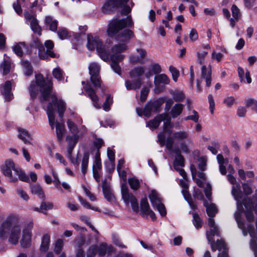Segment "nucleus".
Here are the masks:
<instances>
[{
    "mask_svg": "<svg viewBox=\"0 0 257 257\" xmlns=\"http://www.w3.org/2000/svg\"><path fill=\"white\" fill-rule=\"evenodd\" d=\"M133 27L134 23L131 16L121 19L113 18L109 22L107 32L109 37L114 38L119 44L114 45L109 53L105 50V46L98 37L88 34L87 48L90 51L96 49L100 57L103 61L107 62L110 60L111 69L120 75L121 68L119 63L125 57L120 53L127 50L126 43L135 36L132 30L125 28H132Z\"/></svg>",
    "mask_w": 257,
    "mask_h": 257,
    "instance_id": "1",
    "label": "nucleus"
},
{
    "mask_svg": "<svg viewBox=\"0 0 257 257\" xmlns=\"http://www.w3.org/2000/svg\"><path fill=\"white\" fill-rule=\"evenodd\" d=\"M36 82H32L29 87L30 94L32 98L36 97L39 90L41 91L43 99L47 101L51 100V103L57 108V111L60 117L63 116L66 110V103L61 98H58L55 93H52L53 83L51 79H44L41 74L35 76Z\"/></svg>",
    "mask_w": 257,
    "mask_h": 257,
    "instance_id": "2",
    "label": "nucleus"
},
{
    "mask_svg": "<svg viewBox=\"0 0 257 257\" xmlns=\"http://www.w3.org/2000/svg\"><path fill=\"white\" fill-rule=\"evenodd\" d=\"M21 234L20 217L15 214L10 215L0 226V237L7 238L9 241L14 245L17 244Z\"/></svg>",
    "mask_w": 257,
    "mask_h": 257,
    "instance_id": "3",
    "label": "nucleus"
},
{
    "mask_svg": "<svg viewBox=\"0 0 257 257\" xmlns=\"http://www.w3.org/2000/svg\"><path fill=\"white\" fill-rule=\"evenodd\" d=\"M4 175L10 178L11 182H16L19 178L22 181L29 182V177L20 169L16 168L14 162L11 160L6 161L1 167Z\"/></svg>",
    "mask_w": 257,
    "mask_h": 257,
    "instance_id": "4",
    "label": "nucleus"
},
{
    "mask_svg": "<svg viewBox=\"0 0 257 257\" xmlns=\"http://www.w3.org/2000/svg\"><path fill=\"white\" fill-rule=\"evenodd\" d=\"M89 73L90 75V80L93 86L95 88L101 87V80L100 76V66L95 62L90 64Z\"/></svg>",
    "mask_w": 257,
    "mask_h": 257,
    "instance_id": "5",
    "label": "nucleus"
},
{
    "mask_svg": "<svg viewBox=\"0 0 257 257\" xmlns=\"http://www.w3.org/2000/svg\"><path fill=\"white\" fill-rule=\"evenodd\" d=\"M33 222H29L25 225L22 231V237L20 240L21 246L24 248H28L31 245Z\"/></svg>",
    "mask_w": 257,
    "mask_h": 257,
    "instance_id": "6",
    "label": "nucleus"
},
{
    "mask_svg": "<svg viewBox=\"0 0 257 257\" xmlns=\"http://www.w3.org/2000/svg\"><path fill=\"white\" fill-rule=\"evenodd\" d=\"M129 0H108L102 7L104 13H109L115 9L125 5Z\"/></svg>",
    "mask_w": 257,
    "mask_h": 257,
    "instance_id": "7",
    "label": "nucleus"
},
{
    "mask_svg": "<svg viewBox=\"0 0 257 257\" xmlns=\"http://www.w3.org/2000/svg\"><path fill=\"white\" fill-rule=\"evenodd\" d=\"M25 18L31 27L32 30L38 35H41V28L38 24V20L36 17L30 14L29 12H25L24 13Z\"/></svg>",
    "mask_w": 257,
    "mask_h": 257,
    "instance_id": "8",
    "label": "nucleus"
},
{
    "mask_svg": "<svg viewBox=\"0 0 257 257\" xmlns=\"http://www.w3.org/2000/svg\"><path fill=\"white\" fill-rule=\"evenodd\" d=\"M84 89L86 92L87 96L91 100L93 106L96 109H100L101 106L98 103V97L96 94L95 90L91 87L89 83H87L84 87Z\"/></svg>",
    "mask_w": 257,
    "mask_h": 257,
    "instance_id": "9",
    "label": "nucleus"
},
{
    "mask_svg": "<svg viewBox=\"0 0 257 257\" xmlns=\"http://www.w3.org/2000/svg\"><path fill=\"white\" fill-rule=\"evenodd\" d=\"M67 124L73 135H78L80 136H82L87 132V128L85 125H82L78 128L77 125L71 119L67 120Z\"/></svg>",
    "mask_w": 257,
    "mask_h": 257,
    "instance_id": "10",
    "label": "nucleus"
},
{
    "mask_svg": "<svg viewBox=\"0 0 257 257\" xmlns=\"http://www.w3.org/2000/svg\"><path fill=\"white\" fill-rule=\"evenodd\" d=\"M141 211L143 216L150 215L153 220L156 219L155 213L150 209L149 204L146 198L143 199L141 202Z\"/></svg>",
    "mask_w": 257,
    "mask_h": 257,
    "instance_id": "11",
    "label": "nucleus"
},
{
    "mask_svg": "<svg viewBox=\"0 0 257 257\" xmlns=\"http://www.w3.org/2000/svg\"><path fill=\"white\" fill-rule=\"evenodd\" d=\"M138 55H131L130 56V62L131 64L143 63V59L147 55L146 51L142 48H138L136 49Z\"/></svg>",
    "mask_w": 257,
    "mask_h": 257,
    "instance_id": "12",
    "label": "nucleus"
},
{
    "mask_svg": "<svg viewBox=\"0 0 257 257\" xmlns=\"http://www.w3.org/2000/svg\"><path fill=\"white\" fill-rule=\"evenodd\" d=\"M214 241L213 242L211 241V248L213 251H215L216 249L220 250L223 249L222 252L218 253V257H228L227 250L225 248V244L224 241L223 240L218 239L216 242V246L214 245Z\"/></svg>",
    "mask_w": 257,
    "mask_h": 257,
    "instance_id": "13",
    "label": "nucleus"
},
{
    "mask_svg": "<svg viewBox=\"0 0 257 257\" xmlns=\"http://www.w3.org/2000/svg\"><path fill=\"white\" fill-rule=\"evenodd\" d=\"M201 78L205 80L206 85L209 87L211 82V69L209 66L207 68L205 65H203L201 69Z\"/></svg>",
    "mask_w": 257,
    "mask_h": 257,
    "instance_id": "14",
    "label": "nucleus"
},
{
    "mask_svg": "<svg viewBox=\"0 0 257 257\" xmlns=\"http://www.w3.org/2000/svg\"><path fill=\"white\" fill-rule=\"evenodd\" d=\"M36 46L38 47L39 50V56L42 59H46L47 56H50L52 58L56 57V54L52 51L51 50H47L46 52H44V47L43 45V44L41 42H37V43L36 44Z\"/></svg>",
    "mask_w": 257,
    "mask_h": 257,
    "instance_id": "15",
    "label": "nucleus"
},
{
    "mask_svg": "<svg viewBox=\"0 0 257 257\" xmlns=\"http://www.w3.org/2000/svg\"><path fill=\"white\" fill-rule=\"evenodd\" d=\"M170 82V79L165 74H161L155 77L154 83L156 86L155 91L156 93H159L160 91L158 90L157 87L160 84H168Z\"/></svg>",
    "mask_w": 257,
    "mask_h": 257,
    "instance_id": "16",
    "label": "nucleus"
},
{
    "mask_svg": "<svg viewBox=\"0 0 257 257\" xmlns=\"http://www.w3.org/2000/svg\"><path fill=\"white\" fill-rule=\"evenodd\" d=\"M53 103L49 102L47 106V114L49 119V123L51 129H54L55 124V109Z\"/></svg>",
    "mask_w": 257,
    "mask_h": 257,
    "instance_id": "17",
    "label": "nucleus"
},
{
    "mask_svg": "<svg viewBox=\"0 0 257 257\" xmlns=\"http://www.w3.org/2000/svg\"><path fill=\"white\" fill-rule=\"evenodd\" d=\"M217 160L219 164V170L220 173L222 175H225L226 174V168L225 165L228 164V159H224L221 154H218L217 156Z\"/></svg>",
    "mask_w": 257,
    "mask_h": 257,
    "instance_id": "18",
    "label": "nucleus"
},
{
    "mask_svg": "<svg viewBox=\"0 0 257 257\" xmlns=\"http://www.w3.org/2000/svg\"><path fill=\"white\" fill-rule=\"evenodd\" d=\"M125 86L127 90H136L139 89L142 86V81L140 78L135 81L126 80L125 81Z\"/></svg>",
    "mask_w": 257,
    "mask_h": 257,
    "instance_id": "19",
    "label": "nucleus"
},
{
    "mask_svg": "<svg viewBox=\"0 0 257 257\" xmlns=\"http://www.w3.org/2000/svg\"><path fill=\"white\" fill-rule=\"evenodd\" d=\"M102 188L105 198L108 201H112L114 199V196L111 192L109 184L106 181H104L102 183Z\"/></svg>",
    "mask_w": 257,
    "mask_h": 257,
    "instance_id": "20",
    "label": "nucleus"
},
{
    "mask_svg": "<svg viewBox=\"0 0 257 257\" xmlns=\"http://www.w3.org/2000/svg\"><path fill=\"white\" fill-rule=\"evenodd\" d=\"M159 117H161V122L164 121L163 130L165 132L168 133L170 134L172 132L171 130H168V127L170 126L171 124V117L169 114L166 113H163L159 114Z\"/></svg>",
    "mask_w": 257,
    "mask_h": 257,
    "instance_id": "21",
    "label": "nucleus"
},
{
    "mask_svg": "<svg viewBox=\"0 0 257 257\" xmlns=\"http://www.w3.org/2000/svg\"><path fill=\"white\" fill-rule=\"evenodd\" d=\"M188 138V133L184 131L175 132L172 134V139L178 142H184L187 140Z\"/></svg>",
    "mask_w": 257,
    "mask_h": 257,
    "instance_id": "22",
    "label": "nucleus"
},
{
    "mask_svg": "<svg viewBox=\"0 0 257 257\" xmlns=\"http://www.w3.org/2000/svg\"><path fill=\"white\" fill-rule=\"evenodd\" d=\"M50 243V235L47 233L43 235L41 238L40 250L43 252L48 251Z\"/></svg>",
    "mask_w": 257,
    "mask_h": 257,
    "instance_id": "23",
    "label": "nucleus"
},
{
    "mask_svg": "<svg viewBox=\"0 0 257 257\" xmlns=\"http://www.w3.org/2000/svg\"><path fill=\"white\" fill-rule=\"evenodd\" d=\"M12 91V83L10 81L6 82L4 85V90L3 94L5 96L6 99L10 100L13 98V94L11 92Z\"/></svg>",
    "mask_w": 257,
    "mask_h": 257,
    "instance_id": "24",
    "label": "nucleus"
},
{
    "mask_svg": "<svg viewBox=\"0 0 257 257\" xmlns=\"http://www.w3.org/2000/svg\"><path fill=\"white\" fill-rule=\"evenodd\" d=\"M31 191L32 193L37 195L39 198L44 199L45 195L40 185L35 184L30 185Z\"/></svg>",
    "mask_w": 257,
    "mask_h": 257,
    "instance_id": "25",
    "label": "nucleus"
},
{
    "mask_svg": "<svg viewBox=\"0 0 257 257\" xmlns=\"http://www.w3.org/2000/svg\"><path fill=\"white\" fill-rule=\"evenodd\" d=\"M247 231H248L250 236L252 238L250 241V246L252 249L254 251L255 257H257L256 250H257V243L256 242L255 238L253 237V234L254 232V226L253 225H249L247 226Z\"/></svg>",
    "mask_w": 257,
    "mask_h": 257,
    "instance_id": "26",
    "label": "nucleus"
},
{
    "mask_svg": "<svg viewBox=\"0 0 257 257\" xmlns=\"http://www.w3.org/2000/svg\"><path fill=\"white\" fill-rule=\"evenodd\" d=\"M45 24L49 27L50 30L55 32L57 29L58 23L50 16H46L45 19Z\"/></svg>",
    "mask_w": 257,
    "mask_h": 257,
    "instance_id": "27",
    "label": "nucleus"
},
{
    "mask_svg": "<svg viewBox=\"0 0 257 257\" xmlns=\"http://www.w3.org/2000/svg\"><path fill=\"white\" fill-rule=\"evenodd\" d=\"M113 251V247L111 245L107 246L105 243H101L97 247V252L100 256L104 255L106 252H111Z\"/></svg>",
    "mask_w": 257,
    "mask_h": 257,
    "instance_id": "28",
    "label": "nucleus"
},
{
    "mask_svg": "<svg viewBox=\"0 0 257 257\" xmlns=\"http://www.w3.org/2000/svg\"><path fill=\"white\" fill-rule=\"evenodd\" d=\"M184 108V105L181 103H176L172 107L170 113L173 118H176L180 115Z\"/></svg>",
    "mask_w": 257,
    "mask_h": 257,
    "instance_id": "29",
    "label": "nucleus"
},
{
    "mask_svg": "<svg viewBox=\"0 0 257 257\" xmlns=\"http://www.w3.org/2000/svg\"><path fill=\"white\" fill-rule=\"evenodd\" d=\"M161 71V67L158 63L153 64L150 67L149 70L145 74L147 78H150L154 74L159 73Z\"/></svg>",
    "mask_w": 257,
    "mask_h": 257,
    "instance_id": "30",
    "label": "nucleus"
},
{
    "mask_svg": "<svg viewBox=\"0 0 257 257\" xmlns=\"http://www.w3.org/2000/svg\"><path fill=\"white\" fill-rule=\"evenodd\" d=\"M65 130V125L64 123L60 122L56 123V131L57 138L59 142H61L62 140Z\"/></svg>",
    "mask_w": 257,
    "mask_h": 257,
    "instance_id": "31",
    "label": "nucleus"
},
{
    "mask_svg": "<svg viewBox=\"0 0 257 257\" xmlns=\"http://www.w3.org/2000/svg\"><path fill=\"white\" fill-rule=\"evenodd\" d=\"M231 194L234 197V199L237 201V204H238L239 200L242 197V193L239 184L232 186Z\"/></svg>",
    "mask_w": 257,
    "mask_h": 257,
    "instance_id": "32",
    "label": "nucleus"
},
{
    "mask_svg": "<svg viewBox=\"0 0 257 257\" xmlns=\"http://www.w3.org/2000/svg\"><path fill=\"white\" fill-rule=\"evenodd\" d=\"M157 104L156 103H147L143 109V114L147 117L151 115V112L157 109Z\"/></svg>",
    "mask_w": 257,
    "mask_h": 257,
    "instance_id": "33",
    "label": "nucleus"
},
{
    "mask_svg": "<svg viewBox=\"0 0 257 257\" xmlns=\"http://www.w3.org/2000/svg\"><path fill=\"white\" fill-rule=\"evenodd\" d=\"M170 93L173 96L174 100L176 102L182 101L185 98V94L181 90H171Z\"/></svg>",
    "mask_w": 257,
    "mask_h": 257,
    "instance_id": "34",
    "label": "nucleus"
},
{
    "mask_svg": "<svg viewBox=\"0 0 257 257\" xmlns=\"http://www.w3.org/2000/svg\"><path fill=\"white\" fill-rule=\"evenodd\" d=\"M219 230L216 226L210 227L209 231L206 232L207 239L209 242L214 241L213 236L214 235L219 236Z\"/></svg>",
    "mask_w": 257,
    "mask_h": 257,
    "instance_id": "35",
    "label": "nucleus"
},
{
    "mask_svg": "<svg viewBox=\"0 0 257 257\" xmlns=\"http://www.w3.org/2000/svg\"><path fill=\"white\" fill-rule=\"evenodd\" d=\"M144 72L145 68L144 67H137L130 72V75L132 78L137 77L139 78V77L143 75Z\"/></svg>",
    "mask_w": 257,
    "mask_h": 257,
    "instance_id": "36",
    "label": "nucleus"
},
{
    "mask_svg": "<svg viewBox=\"0 0 257 257\" xmlns=\"http://www.w3.org/2000/svg\"><path fill=\"white\" fill-rule=\"evenodd\" d=\"M184 166V159L178 151L176 153L175 160L174 162V168L176 170H178V167Z\"/></svg>",
    "mask_w": 257,
    "mask_h": 257,
    "instance_id": "37",
    "label": "nucleus"
},
{
    "mask_svg": "<svg viewBox=\"0 0 257 257\" xmlns=\"http://www.w3.org/2000/svg\"><path fill=\"white\" fill-rule=\"evenodd\" d=\"M149 197L153 207H155V205L161 202V199L159 197V194L154 190L151 191Z\"/></svg>",
    "mask_w": 257,
    "mask_h": 257,
    "instance_id": "38",
    "label": "nucleus"
},
{
    "mask_svg": "<svg viewBox=\"0 0 257 257\" xmlns=\"http://www.w3.org/2000/svg\"><path fill=\"white\" fill-rule=\"evenodd\" d=\"M204 205L206 207V211L208 215L210 217H213L217 212V208L215 204H210V205H207L204 202Z\"/></svg>",
    "mask_w": 257,
    "mask_h": 257,
    "instance_id": "39",
    "label": "nucleus"
},
{
    "mask_svg": "<svg viewBox=\"0 0 257 257\" xmlns=\"http://www.w3.org/2000/svg\"><path fill=\"white\" fill-rule=\"evenodd\" d=\"M89 158V154L88 152L84 153L82 163H81V171L83 174H85L87 171L88 161Z\"/></svg>",
    "mask_w": 257,
    "mask_h": 257,
    "instance_id": "40",
    "label": "nucleus"
},
{
    "mask_svg": "<svg viewBox=\"0 0 257 257\" xmlns=\"http://www.w3.org/2000/svg\"><path fill=\"white\" fill-rule=\"evenodd\" d=\"M25 48V44L24 42H19L16 43L13 46V50L14 52L20 57L22 56L23 54V49Z\"/></svg>",
    "mask_w": 257,
    "mask_h": 257,
    "instance_id": "41",
    "label": "nucleus"
},
{
    "mask_svg": "<svg viewBox=\"0 0 257 257\" xmlns=\"http://www.w3.org/2000/svg\"><path fill=\"white\" fill-rule=\"evenodd\" d=\"M25 74L27 76H30L33 73V68L30 63L28 61H23L22 62Z\"/></svg>",
    "mask_w": 257,
    "mask_h": 257,
    "instance_id": "42",
    "label": "nucleus"
},
{
    "mask_svg": "<svg viewBox=\"0 0 257 257\" xmlns=\"http://www.w3.org/2000/svg\"><path fill=\"white\" fill-rule=\"evenodd\" d=\"M19 138L25 144L29 143V140H31V137L28 132L22 128L19 129Z\"/></svg>",
    "mask_w": 257,
    "mask_h": 257,
    "instance_id": "43",
    "label": "nucleus"
},
{
    "mask_svg": "<svg viewBox=\"0 0 257 257\" xmlns=\"http://www.w3.org/2000/svg\"><path fill=\"white\" fill-rule=\"evenodd\" d=\"M245 105L247 107H251L252 110L257 113V100L251 98L245 99Z\"/></svg>",
    "mask_w": 257,
    "mask_h": 257,
    "instance_id": "44",
    "label": "nucleus"
},
{
    "mask_svg": "<svg viewBox=\"0 0 257 257\" xmlns=\"http://www.w3.org/2000/svg\"><path fill=\"white\" fill-rule=\"evenodd\" d=\"M81 137L82 136H80V135H78L67 136L66 140L67 142L68 146H71L74 147L77 144L79 138Z\"/></svg>",
    "mask_w": 257,
    "mask_h": 257,
    "instance_id": "45",
    "label": "nucleus"
},
{
    "mask_svg": "<svg viewBox=\"0 0 257 257\" xmlns=\"http://www.w3.org/2000/svg\"><path fill=\"white\" fill-rule=\"evenodd\" d=\"M53 75L58 81L62 80L64 78V72L59 67H57L53 70Z\"/></svg>",
    "mask_w": 257,
    "mask_h": 257,
    "instance_id": "46",
    "label": "nucleus"
},
{
    "mask_svg": "<svg viewBox=\"0 0 257 257\" xmlns=\"http://www.w3.org/2000/svg\"><path fill=\"white\" fill-rule=\"evenodd\" d=\"M161 117H159V115L157 116L153 120H150L148 122L147 126L152 128H156L159 126L161 122Z\"/></svg>",
    "mask_w": 257,
    "mask_h": 257,
    "instance_id": "47",
    "label": "nucleus"
},
{
    "mask_svg": "<svg viewBox=\"0 0 257 257\" xmlns=\"http://www.w3.org/2000/svg\"><path fill=\"white\" fill-rule=\"evenodd\" d=\"M93 169H101V163L100 159V153L99 151H96L94 164L93 165Z\"/></svg>",
    "mask_w": 257,
    "mask_h": 257,
    "instance_id": "48",
    "label": "nucleus"
},
{
    "mask_svg": "<svg viewBox=\"0 0 257 257\" xmlns=\"http://www.w3.org/2000/svg\"><path fill=\"white\" fill-rule=\"evenodd\" d=\"M57 35L60 39L64 40L68 39L70 36L68 31L63 28H60L57 32Z\"/></svg>",
    "mask_w": 257,
    "mask_h": 257,
    "instance_id": "49",
    "label": "nucleus"
},
{
    "mask_svg": "<svg viewBox=\"0 0 257 257\" xmlns=\"http://www.w3.org/2000/svg\"><path fill=\"white\" fill-rule=\"evenodd\" d=\"M53 207V203L49 202L42 201L40 209H41L42 213H46V211L48 210L51 209Z\"/></svg>",
    "mask_w": 257,
    "mask_h": 257,
    "instance_id": "50",
    "label": "nucleus"
},
{
    "mask_svg": "<svg viewBox=\"0 0 257 257\" xmlns=\"http://www.w3.org/2000/svg\"><path fill=\"white\" fill-rule=\"evenodd\" d=\"M122 199L126 203L130 202L131 204H135L138 203L136 198L132 194H125Z\"/></svg>",
    "mask_w": 257,
    "mask_h": 257,
    "instance_id": "51",
    "label": "nucleus"
},
{
    "mask_svg": "<svg viewBox=\"0 0 257 257\" xmlns=\"http://www.w3.org/2000/svg\"><path fill=\"white\" fill-rule=\"evenodd\" d=\"M122 199L126 203L130 202L131 204H135L138 203L136 198L132 194H125Z\"/></svg>",
    "mask_w": 257,
    "mask_h": 257,
    "instance_id": "52",
    "label": "nucleus"
},
{
    "mask_svg": "<svg viewBox=\"0 0 257 257\" xmlns=\"http://www.w3.org/2000/svg\"><path fill=\"white\" fill-rule=\"evenodd\" d=\"M112 98L111 97L110 95L108 94L105 102L102 105L103 109L106 111L109 110L110 106L112 103Z\"/></svg>",
    "mask_w": 257,
    "mask_h": 257,
    "instance_id": "53",
    "label": "nucleus"
},
{
    "mask_svg": "<svg viewBox=\"0 0 257 257\" xmlns=\"http://www.w3.org/2000/svg\"><path fill=\"white\" fill-rule=\"evenodd\" d=\"M128 183L131 188L134 190H137L140 187V182L138 179L132 178L128 179Z\"/></svg>",
    "mask_w": 257,
    "mask_h": 257,
    "instance_id": "54",
    "label": "nucleus"
},
{
    "mask_svg": "<svg viewBox=\"0 0 257 257\" xmlns=\"http://www.w3.org/2000/svg\"><path fill=\"white\" fill-rule=\"evenodd\" d=\"M192 115H190L187 116H186L184 118L185 120H192L195 122L197 123L199 120V114L198 112L195 110H192Z\"/></svg>",
    "mask_w": 257,
    "mask_h": 257,
    "instance_id": "55",
    "label": "nucleus"
},
{
    "mask_svg": "<svg viewBox=\"0 0 257 257\" xmlns=\"http://www.w3.org/2000/svg\"><path fill=\"white\" fill-rule=\"evenodd\" d=\"M193 222L196 228H199L202 226V221L199 215L194 213L193 214Z\"/></svg>",
    "mask_w": 257,
    "mask_h": 257,
    "instance_id": "56",
    "label": "nucleus"
},
{
    "mask_svg": "<svg viewBox=\"0 0 257 257\" xmlns=\"http://www.w3.org/2000/svg\"><path fill=\"white\" fill-rule=\"evenodd\" d=\"M63 247V241L61 239H58L55 245L54 252L56 254H59Z\"/></svg>",
    "mask_w": 257,
    "mask_h": 257,
    "instance_id": "57",
    "label": "nucleus"
},
{
    "mask_svg": "<svg viewBox=\"0 0 257 257\" xmlns=\"http://www.w3.org/2000/svg\"><path fill=\"white\" fill-rule=\"evenodd\" d=\"M4 75H7L10 72L11 69V63L7 61H4L2 65Z\"/></svg>",
    "mask_w": 257,
    "mask_h": 257,
    "instance_id": "58",
    "label": "nucleus"
},
{
    "mask_svg": "<svg viewBox=\"0 0 257 257\" xmlns=\"http://www.w3.org/2000/svg\"><path fill=\"white\" fill-rule=\"evenodd\" d=\"M169 71L172 74L173 79L176 82L179 76V71L174 66H170Z\"/></svg>",
    "mask_w": 257,
    "mask_h": 257,
    "instance_id": "59",
    "label": "nucleus"
},
{
    "mask_svg": "<svg viewBox=\"0 0 257 257\" xmlns=\"http://www.w3.org/2000/svg\"><path fill=\"white\" fill-rule=\"evenodd\" d=\"M97 252V246L96 245L91 246L87 253V257H93Z\"/></svg>",
    "mask_w": 257,
    "mask_h": 257,
    "instance_id": "60",
    "label": "nucleus"
},
{
    "mask_svg": "<svg viewBox=\"0 0 257 257\" xmlns=\"http://www.w3.org/2000/svg\"><path fill=\"white\" fill-rule=\"evenodd\" d=\"M232 15L234 19L237 21L238 19L239 16L240 15V12L239 9L236 5H233L231 7Z\"/></svg>",
    "mask_w": 257,
    "mask_h": 257,
    "instance_id": "61",
    "label": "nucleus"
},
{
    "mask_svg": "<svg viewBox=\"0 0 257 257\" xmlns=\"http://www.w3.org/2000/svg\"><path fill=\"white\" fill-rule=\"evenodd\" d=\"M154 207H156L158 211L159 212L160 214L162 216H165L166 214V211L165 206L162 202L159 203L158 204L155 205Z\"/></svg>",
    "mask_w": 257,
    "mask_h": 257,
    "instance_id": "62",
    "label": "nucleus"
},
{
    "mask_svg": "<svg viewBox=\"0 0 257 257\" xmlns=\"http://www.w3.org/2000/svg\"><path fill=\"white\" fill-rule=\"evenodd\" d=\"M235 101V98L233 96H227L223 100L224 103L228 107H231Z\"/></svg>",
    "mask_w": 257,
    "mask_h": 257,
    "instance_id": "63",
    "label": "nucleus"
},
{
    "mask_svg": "<svg viewBox=\"0 0 257 257\" xmlns=\"http://www.w3.org/2000/svg\"><path fill=\"white\" fill-rule=\"evenodd\" d=\"M219 147V145L217 143H214L212 145L207 147L208 149L214 155L217 153V149Z\"/></svg>",
    "mask_w": 257,
    "mask_h": 257,
    "instance_id": "64",
    "label": "nucleus"
}]
</instances>
